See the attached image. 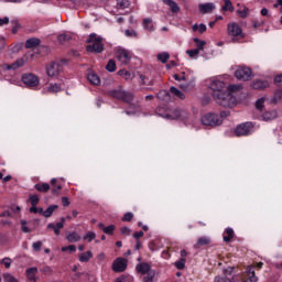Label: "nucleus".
<instances>
[{
    "instance_id": "obj_31",
    "label": "nucleus",
    "mask_w": 282,
    "mask_h": 282,
    "mask_svg": "<svg viewBox=\"0 0 282 282\" xmlns=\"http://www.w3.org/2000/svg\"><path fill=\"white\" fill-rule=\"evenodd\" d=\"M158 98L163 101L171 100V91L161 90L158 94Z\"/></svg>"
},
{
    "instance_id": "obj_33",
    "label": "nucleus",
    "mask_w": 282,
    "mask_h": 282,
    "mask_svg": "<svg viewBox=\"0 0 282 282\" xmlns=\"http://www.w3.org/2000/svg\"><path fill=\"white\" fill-rule=\"evenodd\" d=\"M226 235L227 236H224V241H226V243H230V241H232V237H235V230H232V228H227Z\"/></svg>"
},
{
    "instance_id": "obj_27",
    "label": "nucleus",
    "mask_w": 282,
    "mask_h": 282,
    "mask_svg": "<svg viewBox=\"0 0 282 282\" xmlns=\"http://www.w3.org/2000/svg\"><path fill=\"white\" fill-rule=\"evenodd\" d=\"M243 89V86L241 84H231L228 86L227 94H235L237 91H241Z\"/></svg>"
},
{
    "instance_id": "obj_5",
    "label": "nucleus",
    "mask_w": 282,
    "mask_h": 282,
    "mask_svg": "<svg viewBox=\"0 0 282 282\" xmlns=\"http://www.w3.org/2000/svg\"><path fill=\"white\" fill-rule=\"evenodd\" d=\"M235 76L238 80H250L252 78V69L246 66H239L236 72Z\"/></svg>"
},
{
    "instance_id": "obj_29",
    "label": "nucleus",
    "mask_w": 282,
    "mask_h": 282,
    "mask_svg": "<svg viewBox=\"0 0 282 282\" xmlns=\"http://www.w3.org/2000/svg\"><path fill=\"white\" fill-rule=\"evenodd\" d=\"M143 28L144 30H148L149 32H153L155 28L153 26V20L147 18L143 20Z\"/></svg>"
},
{
    "instance_id": "obj_7",
    "label": "nucleus",
    "mask_w": 282,
    "mask_h": 282,
    "mask_svg": "<svg viewBox=\"0 0 282 282\" xmlns=\"http://www.w3.org/2000/svg\"><path fill=\"white\" fill-rule=\"evenodd\" d=\"M63 72V64L61 62H52L47 67H46V74L51 78H54V76H58Z\"/></svg>"
},
{
    "instance_id": "obj_26",
    "label": "nucleus",
    "mask_w": 282,
    "mask_h": 282,
    "mask_svg": "<svg viewBox=\"0 0 282 282\" xmlns=\"http://www.w3.org/2000/svg\"><path fill=\"white\" fill-rule=\"evenodd\" d=\"M180 88L183 89V91H191L192 89L195 88V80L180 84Z\"/></svg>"
},
{
    "instance_id": "obj_25",
    "label": "nucleus",
    "mask_w": 282,
    "mask_h": 282,
    "mask_svg": "<svg viewBox=\"0 0 282 282\" xmlns=\"http://www.w3.org/2000/svg\"><path fill=\"white\" fill-rule=\"evenodd\" d=\"M261 118L264 122H270V120H274V118H276V111H267L262 113Z\"/></svg>"
},
{
    "instance_id": "obj_20",
    "label": "nucleus",
    "mask_w": 282,
    "mask_h": 282,
    "mask_svg": "<svg viewBox=\"0 0 282 282\" xmlns=\"http://www.w3.org/2000/svg\"><path fill=\"white\" fill-rule=\"evenodd\" d=\"M208 243H210V238L200 237V238H198L197 243L194 245V248L196 250H199V248H202V246H208Z\"/></svg>"
},
{
    "instance_id": "obj_60",
    "label": "nucleus",
    "mask_w": 282,
    "mask_h": 282,
    "mask_svg": "<svg viewBox=\"0 0 282 282\" xmlns=\"http://www.w3.org/2000/svg\"><path fill=\"white\" fill-rule=\"evenodd\" d=\"M119 76H124L126 78H131V74L128 70L121 69L118 72Z\"/></svg>"
},
{
    "instance_id": "obj_38",
    "label": "nucleus",
    "mask_w": 282,
    "mask_h": 282,
    "mask_svg": "<svg viewBox=\"0 0 282 282\" xmlns=\"http://www.w3.org/2000/svg\"><path fill=\"white\" fill-rule=\"evenodd\" d=\"M130 4L131 2H129V0H117V8H119L120 10L129 8Z\"/></svg>"
},
{
    "instance_id": "obj_63",
    "label": "nucleus",
    "mask_w": 282,
    "mask_h": 282,
    "mask_svg": "<svg viewBox=\"0 0 282 282\" xmlns=\"http://www.w3.org/2000/svg\"><path fill=\"white\" fill-rule=\"evenodd\" d=\"M134 239L139 240L140 237H144V231H137L133 234Z\"/></svg>"
},
{
    "instance_id": "obj_37",
    "label": "nucleus",
    "mask_w": 282,
    "mask_h": 282,
    "mask_svg": "<svg viewBox=\"0 0 282 282\" xmlns=\"http://www.w3.org/2000/svg\"><path fill=\"white\" fill-rule=\"evenodd\" d=\"M194 43H196V50H198V52L204 51V46L206 45V41L204 40H199L198 37L194 39Z\"/></svg>"
},
{
    "instance_id": "obj_41",
    "label": "nucleus",
    "mask_w": 282,
    "mask_h": 282,
    "mask_svg": "<svg viewBox=\"0 0 282 282\" xmlns=\"http://www.w3.org/2000/svg\"><path fill=\"white\" fill-rule=\"evenodd\" d=\"M264 105H265V98L262 97L256 101V109H258V111H263Z\"/></svg>"
},
{
    "instance_id": "obj_42",
    "label": "nucleus",
    "mask_w": 282,
    "mask_h": 282,
    "mask_svg": "<svg viewBox=\"0 0 282 282\" xmlns=\"http://www.w3.org/2000/svg\"><path fill=\"white\" fill-rule=\"evenodd\" d=\"M182 116V110L176 109L173 111L172 115H166V118L170 120H175L176 118H180Z\"/></svg>"
},
{
    "instance_id": "obj_46",
    "label": "nucleus",
    "mask_w": 282,
    "mask_h": 282,
    "mask_svg": "<svg viewBox=\"0 0 282 282\" xmlns=\"http://www.w3.org/2000/svg\"><path fill=\"white\" fill-rule=\"evenodd\" d=\"M32 248L34 252H41V249L43 248V241L33 242Z\"/></svg>"
},
{
    "instance_id": "obj_6",
    "label": "nucleus",
    "mask_w": 282,
    "mask_h": 282,
    "mask_svg": "<svg viewBox=\"0 0 282 282\" xmlns=\"http://www.w3.org/2000/svg\"><path fill=\"white\" fill-rule=\"evenodd\" d=\"M227 32H228L229 36H234V37L240 36V39H243V36H245L243 31L241 30V26H239L235 22L229 23L227 25ZM235 41H237V39H232L234 43H235Z\"/></svg>"
},
{
    "instance_id": "obj_8",
    "label": "nucleus",
    "mask_w": 282,
    "mask_h": 282,
    "mask_svg": "<svg viewBox=\"0 0 282 282\" xmlns=\"http://www.w3.org/2000/svg\"><path fill=\"white\" fill-rule=\"evenodd\" d=\"M253 128L254 126H252V122L241 123L236 128V135H238V138H240L241 135H250Z\"/></svg>"
},
{
    "instance_id": "obj_36",
    "label": "nucleus",
    "mask_w": 282,
    "mask_h": 282,
    "mask_svg": "<svg viewBox=\"0 0 282 282\" xmlns=\"http://www.w3.org/2000/svg\"><path fill=\"white\" fill-rule=\"evenodd\" d=\"M171 58V55L167 53V52H163V53H160L158 55V61H160L161 63H169V59Z\"/></svg>"
},
{
    "instance_id": "obj_30",
    "label": "nucleus",
    "mask_w": 282,
    "mask_h": 282,
    "mask_svg": "<svg viewBox=\"0 0 282 282\" xmlns=\"http://www.w3.org/2000/svg\"><path fill=\"white\" fill-rule=\"evenodd\" d=\"M87 79L89 80V83H91V85L100 84V77H98V75H96L95 73L88 74Z\"/></svg>"
},
{
    "instance_id": "obj_11",
    "label": "nucleus",
    "mask_w": 282,
    "mask_h": 282,
    "mask_svg": "<svg viewBox=\"0 0 282 282\" xmlns=\"http://www.w3.org/2000/svg\"><path fill=\"white\" fill-rule=\"evenodd\" d=\"M241 279L243 282H257L259 278L254 273V267H247L246 271L242 273Z\"/></svg>"
},
{
    "instance_id": "obj_15",
    "label": "nucleus",
    "mask_w": 282,
    "mask_h": 282,
    "mask_svg": "<svg viewBox=\"0 0 282 282\" xmlns=\"http://www.w3.org/2000/svg\"><path fill=\"white\" fill-rule=\"evenodd\" d=\"M200 14H210L215 10V4L213 2H207L198 6Z\"/></svg>"
},
{
    "instance_id": "obj_14",
    "label": "nucleus",
    "mask_w": 282,
    "mask_h": 282,
    "mask_svg": "<svg viewBox=\"0 0 282 282\" xmlns=\"http://www.w3.org/2000/svg\"><path fill=\"white\" fill-rule=\"evenodd\" d=\"M251 87L252 89H268L270 87V82L269 80H262V79H254L251 82Z\"/></svg>"
},
{
    "instance_id": "obj_17",
    "label": "nucleus",
    "mask_w": 282,
    "mask_h": 282,
    "mask_svg": "<svg viewBox=\"0 0 282 282\" xmlns=\"http://www.w3.org/2000/svg\"><path fill=\"white\" fill-rule=\"evenodd\" d=\"M39 45H41V40L39 37H31L25 42L26 50H32V47H39Z\"/></svg>"
},
{
    "instance_id": "obj_57",
    "label": "nucleus",
    "mask_w": 282,
    "mask_h": 282,
    "mask_svg": "<svg viewBox=\"0 0 282 282\" xmlns=\"http://www.w3.org/2000/svg\"><path fill=\"white\" fill-rule=\"evenodd\" d=\"M67 250H69V252H76V246L70 245L68 247H62V252H67Z\"/></svg>"
},
{
    "instance_id": "obj_50",
    "label": "nucleus",
    "mask_w": 282,
    "mask_h": 282,
    "mask_svg": "<svg viewBox=\"0 0 282 282\" xmlns=\"http://www.w3.org/2000/svg\"><path fill=\"white\" fill-rule=\"evenodd\" d=\"M214 282H232V281L230 280V278L223 275V276H216L214 279Z\"/></svg>"
},
{
    "instance_id": "obj_23",
    "label": "nucleus",
    "mask_w": 282,
    "mask_h": 282,
    "mask_svg": "<svg viewBox=\"0 0 282 282\" xmlns=\"http://www.w3.org/2000/svg\"><path fill=\"white\" fill-rule=\"evenodd\" d=\"M66 239L69 243H76L80 240V235H78L76 231H73L66 236Z\"/></svg>"
},
{
    "instance_id": "obj_53",
    "label": "nucleus",
    "mask_w": 282,
    "mask_h": 282,
    "mask_svg": "<svg viewBox=\"0 0 282 282\" xmlns=\"http://www.w3.org/2000/svg\"><path fill=\"white\" fill-rule=\"evenodd\" d=\"M30 202L32 206H37L39 205V196L37 195H30Z\"/></svg>"
},
{
    "instance_id": "obj_18",
    "label": "nucleus",
    "mask_w": 282,
    "mask_h": 282,
    "mask_svg": "<svg viewBox=\"0 0 282 282\" xmlns=\"http://www.w3.org/2000/svg\"><path fill=\"white\" fill-rule=\"evenodd\" d=\"M163 3H165V6H169L171 12H173L174 14H177V12H180V6L177 4V2L173 0H163Z\"/></svg>"
},
{
    "instance_id": "obj_34",
    "label": "nucleus",
    "mask_w": 282,
    "mask_h": 282,
    "mask_svg": "<svg viewBox=\"0 0 282 282\" xmlns=\"http://www.w3.org/2000/svg\"><path fill=\"white\" fill-rule=\"evenodd\" d=\"M35 188L39 193H47V191H50V185L47 183H39L35 184Z\"/></svg>"
},
{
    "instance_id": "obj_47",
    "label": "nucleus",
    "mask_w": 282,
    "mask_h": 282,
    "mask_svg": "<svg viewBox=\"0 0 282 282\" xmlns=\"http://www.w3.org/2000/svg\"><path fill=\"white\" fill-rule=\"evenodd\" d=\"M185 265H186V259L184 258L175 262V267L177 268V270H184Z\"/></svg>"
},
{
    "instance_id": "obj_52",
    "label": "nucleus",
    "mask_w": 282,
    "mask_h": 282,
    "mask_svg": "<svg viewBox=\"0 0 282 282\" xmlns=\"http://www.w3.org/2000/svg\"><path fill=\"white\" fill-rule=\"evenodd\" d=\"M248 12L249 9L248 8H243V10H238L237 14L241 18V19H246V17H248Z\"/></svg>"
},
{
    "instance_id": "obj_61",
    "label": "nucleus",
    "mask_w": 282,
    "mask_h": 282,
    "mask_svg": "<svg viewBox=\"0 0 282 282\" xmlns=\"http://www.w3.org/2000/svg\"><path fill=\"white\" fill-rule=\"evenodd\" d=\"M120 232L121 235L129 236L131 235V229H129V227H121Z\"/></svg>"
},
{
    "instance_id": "obj_21",
    "label": "nucleus",
    "mask_w": 282,
    "mask_h": 282,
    "mask_svg": "<svg viewBox=\"0 0 282 282\" xmlns=\"http://www.w3.org/2000/svg\"><path fill=\"white\" fill-rule=\"evenodd\" d=\"M93 258H94V253L91 251H86L79 254L80 263H88V261Z\"/></svg>"
},
{
    "instance_id": "obj_64",
    "label": "nucleus",
    "mask_w": 282,
    "mask_h": 282,
    "mask_svg": "<svg viewBox=\"0 0 282 282\" xmlns=\"http://www.w3.org/2000/svg\"><path fill=\"white\" fill-rule=\"evenodd\" d=\"M126 36H138V32L126 30Z\"/></svg>"
},
{
    "instance_id": "obj_12",
    "label": "nucleus",
    "mask_w": 282,
    "mask_h": 282,
    "mask_svg": "<svg viewBox=\"0 0 282 282\" xmlns=\"http://www.w3.org/2000/svg\"><path fill=\"white\" fill-rule=\"evenodd\" d=\"M117 58L121 65H129V62L131 61V54H129V51L120 48L117 51Z\"/></svg>"
},
{
    "instance_id": "obj_51",
    "label": "nucleus",
    "mask_w": 282,
    "mask_h": 282,
    "mask_svg": "<svg viewBox=\"0 0 282 282\" xmlns=\"http://www.w3.org/2000/svg\"><path fill=\"white\" fill-rule=\"evenodd\" d=\"M3 280L6 282H17V278L12 276V274H10V273H4L3 274Z\"/></svg>"
},
{
    "instance_id": "obj_45",
    "label": "nucleus",
    "mask_w": 282,
    "mask_h": 282,
    "mask_svg": "<svg viewBox=\"0 0 282 282\" xmlns=\"http://www.w3.org/2000/svg\"><path fill=\"white\" fill-rule=\"evenodd\" d=\"M148 275L143 278V282H152L155 278V271H149Z\"/></svg>"
},
{
    "instance_id": "obj_48",
    "label": "nucleus",
    "mask_w": 282,
    "mask_h": 282,
    "mask_svg": "<svg viewBox=\"0 0 282 282\" xmlns=\"http://www.w3.org/2000/svg\"><path fill=\"white\" fill-rule=\"evenodd\" d=\"M186 54L189 56V58H195V56H198L199 50H197V48L187 50Z\"/></svg>"
},
{
    "instance_id": "obj_43",
    "label": "nucleus",
    "mask_w": 282,
    "mask_h": 282,
    "mask_svg": "<svg viewBox=\"0 0 282 282\" xmlns=\"http://www.w3.org/2000/svg\"><path fill=\"white\" fill-rule=\"evenodd\" d=\"M94 239H96V234H94L93 231H88L85 236H84V240L88 241V243H91V241H94Z\"/></svg>"
},
{
    "instance_id": "obj_55",
    "label": "nucleus",
    "mask_w": 282,
    "mask_h": 282,
    "mask_svg": "<svg viewBox=\"0 0 282 282\" xmlns=\"http://www.w3.org/2000/svg\"><path fill=\"white\" fill-rule=\"evenodd\" d=\"M20 224H21V229H22V231H24V232H31V230H30V228H29V226H28V221H26V220H21Z\"/></svg>"
},
{
    "instance_id": "obj_28",
    "label": "nucleus",
    "mask_w": 282,
    "mask_h": 282,
    "mask_svg": "<svg viewBox=\"0 0 282 282\" xmlns=\"http://www.w3.org/2000/svg\"><path fill=\"white\" fill-rule=\"evenodd\" d=\"M54 210H58V205H51L46 208V210H44L43 213V217H52V215L54 214Z\"/></svg>"
},
{
    "instance_id": "obj_16",
    "label": "nucleus",
    "mask_w": 282,
    "mask_h": 282,
    "mask_svg": "<svg viewBox=\"0 0 282 282\" xmlns=\"http://www.w3.org/2000/svg\"><path fill=\"white\" fill-rule=\"evenodd\" d=\"M64 224H65V218L62 217L61 223H57L56 225L51 223L47 225V228L51 230H54L55 235H61V229H63L65 226Z\"/></svg>"
},
{
    "instance_id": "obj_58",
    "label": "nucleus",
    "mask_w": 282,
    "mask_h": 282,
    "mask_svg": "<svg viewBox=\"0 0 282 282\" xmlns=\"http://www.w3.org/2000/svg\"><path fill=\"white\" fill-rule=\"evenodd\" d=\"M274 85H276L278 87H282V75H276L274 77Z\"/></svg>"
},
{
    "instance_id": "obj_1",
    "label": "nucleus",
    "mask_w": 282,
    "mask_h": 282,
    "mask_svg": "<svg viewBox=\"0 0 282 282\" xmlns=\"http://www.w3.org/2000/svg\"><path fill=\"white\" fill-rule=\"evenodd\" d=\"M213 91V97L220 107H235L237 98L226 90V84L219 79H210L208 84Z\"/></svg>"
},
{
    "instance_id": "obj_19",
    "label": "nucleus",
    "mask_w": 282,
    "mask_h": 282,
    "mask_svg": "<svg viewBox=\"0 0 282 282\" xmlns=\"http://www.w3.org/2000/svg\"><path fill=\"white\" fill-rule=\"evenodd\" d=\"M137 271L140 274H147V273L151 272V265H149V263H147V262H142L137 265Z\"/></svg>"
},
{
    "instance_id": "obj_13",
    "label": "nucleus",
    "mask_w": 282,
    "mask_h": 282,
    "mask_svg": "<svg viewBox=\"0 0 282 282\" xmlns=\"http://www.w3.org/2000/svg\"><path fill=\"white\" fill-rule=\"evenodd\" d=\"M113 272H124L127 270V259L117 258L112 263Z\"/></svg>"
},
{
    "instance_id": "obj_4",
    "label": "nucleus",
    "mask_w": 282,
    "mask_h": 282,
    "mask_svg": "<svg viewBox=\"0 0 282 282\" xmlns=\"http://www.w3.org/2000/svg\"><path fill=\"white\" fill-rule=\"evenodd\" d=\"M200 122L205 127H219L221 118L217 113L208 112L200 118Z\"/></svg>"
},
{
    "instance_id": "obj_2",
    "label": "nucleus",
    "mask_w": 282,
    "mask_h": 282,
    "mask_svg": "<svg viewBox=\"0 0 282 282\" xmlns=\"http://www.w3.org/2000/svg\"><path fill=\"white\" fill-rule=\"evenodd\" d=\"M87 43H89L86 46L87 52H90L91 54H102V52H105V44H102V39L96 35V33H91L89 35Z\"/></svg>"
},
{
    "instance_id": "obj_10",
    "label": "nucleus",
    "mask_w": 282,
    "mask_h": 282,
    "mask_svg": "<svg viewBox=\"0 0 282 282\" xmlns=\"http://www.w3.org/2000/svg\"><path fill=\"white\" fill-rule=\"evenodd\" d=\"M22 83H24V85H26L28 87H36L40 83V79L39 76L29 73L22 75Z\"/></svg>"
},
{
    "instance_id": "obj_44",
    "label": "nucleus",
    "mask_w": 282,
    "mask_h": 282,
    "mask_svg": "<svg viewBox=\"0 0 282 282\" xmlns=\"http://www.w3.org/2000/svg\"><path fill=\"white\" fill-rule=\"evenodd\" d=\"M107 72H116V62L113 59H109L108 64L106 65Z\"/></svg>"
},
{
    "instance_id": "obj_62",
    "label": "nucleus",
    "mask_w": 282,
    "mask_h": 282,
    "mask_svg": "<svg viewBox=\"0 0 282 282\" xmlns=\"http://www.w3.org/2000/svg\"><path fill=\"white\" fill-rule=\"evenodd\" d=\"M8 23H10V19H9V18L0 19V28H1L2 25H8Z\"/></svg>"
},
{
    "instance_id": "obj_39",
    "label": "nucleus",
    "mask_w": 282,
    "mask_h": 282,
    "mask_svg": "<svg viewBox=\"0 0 282 282\" xmlns=\"http://www.w3.org/2000/svg\"><path fill=\"white\" fill-rule=\"evenodd\" d=\"M223 10L226 12L229 10V12H235V7L232 6V2L230 0H225V6L223 7Z\"/></svg>"
},
{
    "instance_id": "obj_22",
    "label": "nucleus",
    "mask_w": 282,
    "mask_h": 282,
    "mask_svg": "<svg viewBox=\"0 0 282 282\" xmlns=\"http://www.w3.org/2000/svg\"><path fill=\"white\" fill-rule=\"evenodd\" d=\"M39 273L37 268H30L26 270V276L29 281H36V274Z\"/></svg>"
},
{
    "instance_id": "obj_35",
    "label": "nucleus",
    "mask_w": 282,
    "mask_h": 282,
    "mask_svg": "<svg viewBox=\"0 0 282 282\" xmlns=\"http://www.w3.org/2000/svg\"><path fill=\"white\" fill-rule=\"evenodd\" d=\"M192 30H193V32H197V30H198L199 34H204V32H206L207 28H206V24L200 23L199 25L198 24H194L192 26Z\"/></svg>"
},
{
    "instance_id": "obj_49",
    "label": "nucleus",
    "mask_w": 282,
    "mask_h": 282,
    "mask_svg": "<svg viewBox=\"0 0 282 282\" xmlns=\"http://www.w3.org/2000/svg\"><path fill=\"white\" fill-rule=\"evenodd\" d=\"M116 230L115 225H109L108 227L104 228L105 235H113V231Z\"/></svg>"
},
{
    "instance_id": "obj_54",
    "label": "nucleus",
    "mask_w": 282,
    "mask_h": 282,
    "mask_svg": "<svg viewBox=\"0 0 282 282\" xmlns=\"http://www.w3.org/2000/svg\"><path fill=\"white\" fill-rule=\"evenodd\" d=\"M132 219H133V213L131 212L126 213L122 217V221H132Z\"/></svg>"
},
{
    "instance_id": "obj_24",
    "label": "nucleus",
    "mask_w": 282,
    "mask_h": 282,
    "mask_svg": "<svg viewBox=\"0 0 282 282\" xmlns=\"http://www.w3.org/2000/svg\"><path fill=\"white\" fill-rule=\"evenodd\" d=\"M170 95L175 96L176 98H180L181 100H184V98H186V96H184V94L180 89L175 88V86H172L170 88Z\"/></svg>"
},
{
    "instance_id": "obj_9",
    "label": "nucleus",
    "mask_w": 282,
    "mask_h": 282,
    "mask_svg": "<svg viewBox=\"0 0 282 282\" xmlns=\"http://www.w3.org/2000/svg\"><path fill=\"white\" fill-rule=\"evenodd\" d=\"M25 65V61L23 58L17 59L13 64H2L0 65V72L3 74L4 72H10L11 69L14 72L19 69V67H23Z\"/></svg>"
},
{
    "instance_id": "obj_40",
    "label": "nucleus",
    "mask_w": 282,
    "mask_h": 282,
    "mask_svg": "<svg viewBox=\"0 0 282 282\" xmlns=\"http://www.w3.org/2000/svg\"><path fill=\"white\" fill-rule=\"evenodd\" d=\"M70 39H72V35H69L67 33H63L57 36L58 43H67V41H69Z\"/></svg>"
},
{
    "instance_id": "obj_59",
    "label": "nucleus",
    "mask_w": 282,
    "mask_h": 282,
    "mask_svg": "<svg viewBox=\"0 0 282 282\" xmlns=\"http://www.w3.org/2000/svg\"><path fill=\"white\" fill-rule=\"evenodd\" d=\"M62 188H63V186H61V185L54 186V187H52L51 193L53 195H58V193H59V191H62Z\"/></svg>"
},
{
    "instance_id": "obj_3",
    "label": "nucleus",
    "mask_w": 282,
    "mask_h": 282,
    "mask_svg": "<svg viewBox=\"0 0 282 282\" xmlns=\"http://www.w3.org/2000/svg\"><path fill=\"white\" fill-rule=\"evenodd\" d=\"M111 98H116L117 100H123V102H133V94L129 91H124L122 88L112 89L108 91Z\"/></svg>"
},
{
    "instance_id": "obj_32",
    "label": "nucleus",
    "mask_w": 282,
    "mask_h": 282,
    "mask_svg": "<svg viewBox=\"0 0 282 282\" xmlns=\"http://www.w3.org/2000/svg\"><path fill=\"white\" fill-rule=\"evenodd\" d=\"M46 91L48 94H58L61 86L58 84H50L48 87H46Z\"/></svg>"
},
{
    "instance_id": "obj_56",
    "label": "nucleus",
    "mask_w": 282,
    "mask_h": 282,
    "mask_svg": "<svg viewBox=\"0 0 282 282\" xmlns=\"http://www.w3.org/2000/svg\"><path fill=\"white\" fill-rule=\"evenodd\" d=\"M0 263H3V265H6L7 269L10 268V265H12V259L10 258H3Z\"/></svg>"
}]
</instances>
